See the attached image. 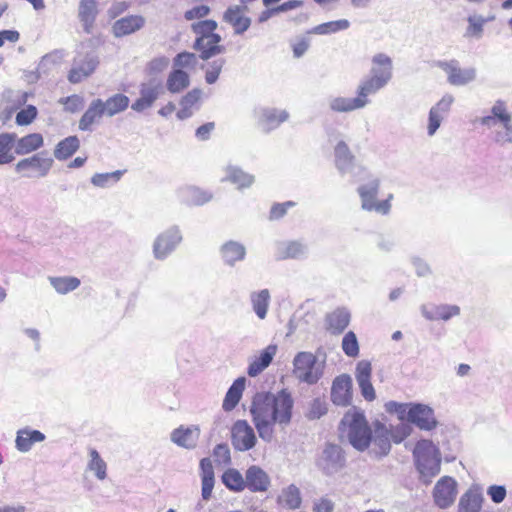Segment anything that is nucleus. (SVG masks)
<instances>
[{"label":"nucleus","mask_w":512,"mask_h":512,"mask_svg":"<svg viewBox=\"0 0 512 512\" xmlns=\"http://www.w3.org/2000/svg\"><path fill=\"white\" fill-rule=\"evenodd\" d=\"M181 198L191 205H204L213 199V193L196 186H188L181 190Z\"/></svg>","instance_id":"473e14b6"},{"label":"nucleus","mask_w":512,"mask_h":512,"mask_svg":"<svg viewBox=\"0 0 512 512\" xmlns=\"http://www.w3.org/2000/svg\"><path fill=\"white\" fill-rule=\"evenodd\" d=\"M48 279L56 292L62 295L74 291L81 284L80 279L74 276L49 277Z\"/></svg>","instance_id":"49530a36"},{"label":"nucleus","mask_w":512,"mask_h":512,"mask_svg":"<svg viewBox=\"0 0 512 512\" xmlns=\"http://www.w3.org/2000/svg\"><path fill=\"white\" fill-rule=\"evenodd\" d=\"M483 496L477 490L469 489L459 500L458 512H480Z\"/></svg>","instance_id":"ea45409f"},{"label":"nucleus","mask_w":512,"mask_h":512,"mask_svg":"<svg viewBox=\"0 0 512 512\" xmlns=\"http://www.w3.org/2000/svg\"><path fill=\"white\" fill-rule=\"evenodd\" d=\"M124 173V170H116L107 173H96L92 176L91 183L99 188H108L119 182Z\"/></svg>","instance_id":"3c124183"},{"label":"nucleus","mask_w":512,"mask_h":512,"mask_svg":"<svg viewBox=\"0 0 512 512\" xmlns=\"http://www.w3.org/2000/svg\"><path fill=\"white\" fill-rule=\"evenodd\" d=\"M197 64V57L191 52L178 53L173 59L174 69L194 68Z\"/></svg>","instance_id":"13d9d810"},{"label":"nucleus","mask_w":512,"mask_h":512,"mask_svg":"<svg viewBox=\"0 0 512 512\" xmlns=\"http://www.w3.org/2000/svg\"><path fill=\"white\" fill-rule=\"evenodd\" d=\"M411 427L408 424L401 423L397 425L393 430L390 431L391 439L395 443H401L411 433Z\"/></svg>","instance_id":"338daca9"},{"label":"nucleus","mask_w":512,"mask_h":512,"mask_svg":"<svg viewBox=\"0 0 512 512\" xmlns=\"http://www.w3.org/2000/svg\"><path fill=\"white\" fill-rule=\"evenodd\" d=\"M276 353L277 345H268L260 352L259 356L255 357V359L249 364L247 374L250 377L258 376L272 363Z\"/></svg>","instance_id":"c85d7f7f"},{"label":"nucleus","mask_w":512,"mask_h":512,"mask_svg":"<svg viewBox=\"0 0 512 512\" xmlns=\"http://www.w3.org/2000/svg\"><path fill=\"white\" fill-rule=\"evenodd\" d=\"M371 103L369 96L357 85L354 97L332 96L328 99V107L334 113H351L362 110Z\"/></svg>","instance_id":"9d476101"},{"label":"nucleus","mask_w":512,"mask_h":512,"mask_svg":"<svg viewBox=\"0 0 512 512\" xmlns=\"http://www.w3.org/2000/svg\"><path fill=\"white\" fill-rule=\"evenodd\" d=\"M190 85V76L182 69H173L166 80L164 86L170 93L178 94L188 88Z\"/></svg>","instance_id":"e433bc0d"},{"label":"nucleus","mask_w":512,"mask_h":512,"mask_svg":"<svg viewBox=\"0 0 512 512\" xmlns=\"http://www.w3.org/2000/svg\"><path fill=\"white\" fill-rule=\"evenodd\" d=\"M15 141V134H0V165L8 164L14 160L12 148L15 146Z\"/></svg>","instance_id":"8fccbe9b"},{"label":"nucleus","mask_w":512,"mask_h":512,"mask_svg":"<svg viewBox=\"0 0 512 512\" xmlns=\"http://www.w3.org/2000/svg\"><path fill=\"white\" fill-rule=\"evenodd\" d=\"M80 147L77 136H68L61 140L54 149V156L57 160L63 161L70 158Z\"/></svg>","instance_id":"37998d69"},{"label":"nucleus","mask_w":512,"mask_h":512,"mask_svg":"<svg viewBox=\"0 0 512 512\" xmlns=\"http://www.w3.org/2000/svg\"><path fill=\"white\" fill-rule=\"evenodd\" d=\"M487 494L494 503L499 504L504 501L507 491L503 485H491L487 489Z\"/></svg>","instance_id":"774afa93"},{"label":"nucleus","mask_w":512,"mask_h":512,"mask_svg":"<svg viewBox=\"0 0 512 512\" xmlns=\"http://www.w3.org/2000/svg\"><path fill=\"white\" fill-rule=\"evenodd\" d=\"M103 116H105V111L102 106V99L92 100L79 120V129L81 131H91L92 126L99 123Z\"/></svg>","instance_id":"a878e982"},{"label":"nucleus","mask_w":512,"mask_h":512,"mask_svg":"<svg viewBox=\"0 0 512 512\" xmlns=\"http://www.w3.org/2000/svg\"><path fill=\"white\" fill-rule=\"evenodd\" d=\"M457 495V482L449 476L442 477L433 489V497L435 504L446 509L455 501Z\"/></svg>","instance_id":"a211bd4d"},{"label":"nucleus","mask_w":512,"mask_h":512,"mask_svg":"<svg viewBox=\"0 0 512 512\" xmlns=\"http://www.w3.org/2000/svg\"><path fill=\"white\" fill-rule=\"evenodd\" d=\"M246 9V6H230L223 15L224 21L233 26L237 35L243 34L251 25V19L243 15Z\"/></svg>","instance_id":"b1692460"},{"label":"nucleus","mask_w":512,"mask_h":512,"mask_svg":"<svg viewBox=\"0 0 512 512\" xmlns=\"http://www.w3.org/2000/svg\"><path fill=\"white\" fill-rule=\"evenodd\" d=\"M98 64L99 59L94 52L77 53L69 71L68 80L73 84L81 82L96 70Z\"/></svg>","instance_id":"f8f14e48"},{"label":"nucleus","mask_w":512,"mask_h":512,"mask_svg":"<svg viewBox=\"0 0 512 512\" xmlns=\"http://www.w3.org/2000/svg\"><path fill=\"white\" fill-rule=\"evenodd\" d=\"M90 461L88 463L89 470L93 471L96 477L100 480L106 478V463L100 457L99 453L95 449L90 450Z\"/></svg>","instance_id":"864d4df0"},{"label":"nucleus","mask_w":512,"mask_h":512,"mask_svg":"<svg viewBox=\"0 0 512 512\" xmlns=\"http://www.w3.org/2000/svg\"><path fill=\"white\" fill-rule=\"evenodd\" d=\"M340 424L348 427L349 443L356 450L365 451L369 447L372 442V430L363 411L353 407L344 414Z\"/></svg>","instance_id":"20e7f679"},{"label":"nucleus","mask_w":512,"mask_h":512,"mask_svg":"<svg viewBox=\"0 0 512 512\" xmlns=\"http://www.w3.org/2000/svg\"><path fill=\"white\" fill-rule=\"evenodd\" d=\"M380 187V179L374 175H369L367 181L357 189L361 200V207L366 211H375L378 214L386 215L391 209L390 199L377 201V195Z\"/></svg>","instance_id":"0eeeda50"},{"label":"nucleus","mask_w":512,"mask_h":512,"mask_svg":"<svg viewBox=\"0 0 512 512\" xmlns=\"http://www.w3.org/2000/svg\"><path fill=\"white\" fill-rule=\"evenodd\" d=\"M217 26V22L210 19L193 23L191 29L197 35L193 47H201L205 38L208 37L212 38L214 41H221V36L214 32Z\"/></svg>","instance_id":"cd10ccee"},{"label":"nucleus","mask_w":512,"mask_h":512,"mask_svg":"<svg viewBox=\"0 0 512 512\" xmlns=\"http://www.w3.org/2000/svg\"><path fill=\"white\" fill-rule=\"evenodd\" d=\"M453 102L454 97L451 94H445L435 105L430 108V110L445 118L448 115Z\"/></svg>","instance_id":"052dcab7"},{"label":"nucleus","mask_w":512,"mask_h":512,"mask_svg":"<svg viewBox=\"0 0 512 512\" xmlns=\"http://www.w3.org/2000/svg\"><path fill=\"white\" fill-rule=\"evenodd\" d=\"M182 241V234L177 227H171L160 234L154 241L153 253L156 259L164 260Z\"/></svg>","instance_id":"dca6fc26"},{"label":"nucleus","mask_w":512,"mask_h":512,"mask_svg":"<svg viewBox=\"0 0 512 512\" xmlns=\"http://www.w3.org/2000/svg\"><path fill=\"white\" fill-rule=\"evenodd\" d=\"M220 255L224 264L233 267L236 262L244 260L246 248L241 243L230 240L220 247Z\"/></svg>","instance_id":"7c9ffc66"},{"label":"nucleus","mask_w":512,"mask_h":512,"mask_svg":"<svg viewBox=\"0 0 512 512\" xmlns=\"http://www.w3.org/2000/svg\"><path fill=\"white\" fill-rule=\"evenodd\" d=\"M372 366L367 360L357 363L355 377L360 388L361 395L366 401H373L376 398L374 387L371 383Z\"/></svg>","instance_id":"412c9836"},{"label":"nucleus","mask_w":512,"mask_h":512,"mask_svg":"<svg viewBox=\"0 0 512 512\" xmlns=\"http://www.w3.org/2000/svg\"><path fill=\"white\" fill-rule=\"evenodd\" d=\"M295 205L296 203L293 201L273 204L270 209L269 219L271 221L280 220L287 213L288 209L294 207Z\"/></svg>","instance_id":"e2e57ef3"},{"label":"nucleus","mask_w":512,"mask_h":512,"mask_svg":"<svg viewBox=\"0 0 512 512\" xmlns=\"http://www.w3.org/2000/svg\"><path fill=\"white\" fill-rule=\"evenodd\" d=\"M328 411L327 403L322 398H315L311 401L306 417L309 420H318Z\"/></svg>","instance_id":"5fc2aeb1"},{"label":"nucleus","mask_w":512,"mask_h":512,"mask_svg":"<svg viewBox=\"0 0 512 512\" xmlns=\"http://www.w3.org/2000/svg\"><path fill=\"white\" fill-rule=\"evenodd\" d=\"M279 502L288 509H298L302 503L299 488L294 484H290L288 487L284 488L279 496Z\"/></svg>","instance_id":"de8ad7c7"},{"label":"nucleus","mask_w":512,"mask_h":512,"mask_svg":"<svg viewBox=\"0 0 512 512\" xmlns=\"http://www.w3.org/2000/svg\"><path fill=\"white\" fill-rule=\"evenodd\" d=\"M409 423L423 431H431L438 426L434 410L422 403H414L409 410Z\"/></svg>","instance_id":"f3484780"},{"label":"nucleus","mask_w":512,"mask_h":512,"mask_svg":"<svg viewBox=\"0 0 512 512\" xmlns=\"http://www.w3.org/2000/svg\"><path fill=\"white\" fill-rule=\"evenodd\" d=\"M225 63L226 60L224 58H219L208 63L205 73V81L208 84H214L218 80Z\"/></svg>","instance_id":"4d7b16f0"},{"label":"nucleus","mask_w":512,"mask_h":512,"mask_svg":"<svg viewBox=\"0 0 512 512\" xmlns=\"http://www.w3.org/2000/svg\"><path fill=\"white\" fill-rule=\"evenodd\" d=\"M129 104V97L122 93H116L105 101L102 100V106L107 117H113L124 112L129 107Z\"/></svg>","instance_id":"4c0bfd02"},{"label":"nucleus","mask_w":512,"mask_h":512,"mask_svg":"<svg viewBox=\"0 0 512 512\" xmlns=\"http://www.w3.org/2000/svg\"><path fill=\"white\" fill-rule=\"evenodd\" d=\"M145 19L140 15H129L117 20L113 25V32L116 37L129 35L144 26Z\"/></svg>","instance_id":"2f4dec72"},{"label":"nucleus","mask_w":512,"mask_h":512,"mask_svg":"<svg viewBox=\"0 0 512 512\" xmlns=\"http://www.w3.org/2000/svg\"><path fill=\"white\" fill-rule=\"evenodd\" d=\"M390 439V430L384 424L377 422L374 429V437L372 436L374 446L379 449L376 451V454L381 457L389 454L391 450Z\"/></svg>","instance_id":"58836bf2"},{"label":"nucleus","mask_w":512,"mask_h":512,"mask_svg":"<svg viewBox=\"0 0 512 512\" xmlns=\"http://www.w3.org/2000/svg\"><path fill=\"white\" fill-rule=\"evenodd\" d=\"M231 442L237 451H248L254 448L257 438L253 428L246 420H237L231 428Z\"/></svg>","instance_id":"4468645a"},{"label":"nucleus","mask_w":512,"mask_h":512,"mask_svg":"<svg viewBox=\"0 0 512 512\" xmlns=\"http://www.w3.org/2000/svg\"><path fill=\"white\" fill-rule=\"evenodd\" d=\"M253 311L259 319H265L270 303V292L268 289H262L258 292H252L250 295Z\"/></svg>","instance_id":"c03bdc74"},{"label":"nucleus","mask_w":512,"mask_h":512,"mask_svg":"<svg viewBox=\"0 0 512 512\" xmlns=\"http://www.w3.org/2000/svg\"><path fill=\"white\" fill-rule=\"evenodd\" d=\"M413 457L418 471L423 476L434 477L440 472L441 454L431 440H419L413 449Z\"/></svg>","instance_id":"423d86ee"},{"label":"nucleus","mask_w":512,"mask_h":512,"mask_svg":"<svg viewBox=\"0 0 512 512\" xmlns=\"http://www.w3.org/2000/svg\"><path fill=\"white\" fill-rule=\"evenodd\" d=\"M258 127L265 133L277 129L288 120L289 113L283 109L264 107L255 111Z\"/></svg>","instance_id":"2eb2a0df"},{"label":"nucleus","mask_w":512,"mask_h":512,"mask_svg":"<svg viewBox=\"0 0 512 512\" xmlns=\"http://www.w3.org/2000/svg\"><path fill=\"white\" fill-rule=\"evenodd\" d=\"M307 247L299 241L279 242L276 246L277 260L302 259L306 257Z\"/></svg>","instance_id":"bb28decb"},{"label":"nucleus","mask_w":512,"mask_h":512,"mask_svg":"<svg viewBox=\"0 0 512 512\" xmlns=\"http://www.w3.org/2000/svg\"><path fill=\"white\" fill-rule=\"evenodd\" d=\"M334 156L336 168L342 175L352 172L355 156L344 140H339L335 145Z\"/></svg>","instance_id":"393cba45"},{"label":"nucleus","mask_w":512,"mask_h":512,"mask_svg":"<svg viewBox=\"0 0 512 512\" xmlns=\"http://www.w3.org/2000/svg\"><path fill=\"white\" fill-rule=\"evenodd\" d=\"M53 164L52 158L44 157L41 153L24 158L15 165V171L22 177H44L48 174Z\"/></svg>","instance_id":"9b49d317"},{"label":"nucleus","mask_w":512,"mask_h":512,"mask_svg":"<svg viewBox=\"0 0 512 512\" xmlns=\"http://www.w3.org/2000/svg\"><path fill=\"white\" fill-rule=\"evenodd\" d=\"M200 437V428L198 425H181L171 432V441L179 447L185 449H194L197 446Z\"/></svg>","instance_id":"4be33fe9"},{"label":"nucleus","mask_w":512,"mask_h":512,"mask_svg":"<svg viewBox=\"0 0 512 512\" xmlns=\"http://www.w3.org/2000/svg\"><path fill=\"white\" fill-rule=\"evenodd\" d=\"M393 78V61L385 53H377L371 59L369 74L358 85L370 97L384 89Z\"/></svg>","instance_id":"7ed1b4c3"},{"label":"nucleus","mask_w":512,"mask_h":512,"mask_svg":"<svg viewBox=\"0 0 512 512\" xmlns=\"http://www.w3.org/2000/svg\"><path fill=\"white\" fill-rule=\"evenodd\" d=\"M45 439V435L39 430L22 429L17 432L16 448L20 452H28L34 443L41 442Z\"/></svg>","instance_id":"c9c22d12"},{"label":"nucleus","mask_w":512,"mask_h":512,"mask_svg":"<svg viewBox=\"0 0 512 512\" xmlns=\"http://www.w3.org/2000/svg\"><path fill=\"white\" fill-rule=\"evenodd\" d=\"M352 378L349 374H341L332 382L331 401L336 406L346 407L352 401Z\"/></svg>","instance_id":"6ab92c4d"},{"label":"nucleus","mask_w":512,"mask_h":512,"mask_svg":"<svg viewBox=\"0 0 512 512\" xmlns=\"http://www.w3.org/2000/svg\"><path fill=\"white\" fill-rule=\"evenodd\" d=\"M169 58L166 56H158L147 63L146 71L151 77L163 72L169 65Z\"/></svg>","instance_id":"bf43d9fd"},{"label":"nucleus","mask_w":512,"mask_h":512,"mask_svg":"<svg viewBox=\"0 0 512 512\" xmlns=\"http://www.w3.org/2000/svg\"><path fill=\"white\" fill-rule=\"evenodd\" d=\"M97 15L95 0H80L79 19L83 23L85 32L90 33Z\"/></svg>","instance_id":"79ce46f5"},{"label":"nucleus","mask_w":512,"mask_h":512,"mask_svg":"<svg viewBox=\"0 0 512 512\" xmlns=\"http://www.w3.org/2000/svg\"><path fill=\"white\" fill-rule=\"evenodd\" d=\"M294 399L287 389L277 393L257 392L249 412L259 437L270 443L274 438V426L286 428L292 420Z\"/></svg>","instance_id":"f257e3e1"},{"label":"nucleus","mask_w":512,"mask_h":512,"mask_svg":"<svg viewBox=\"0 0 512 512\" xmlns=\"http://www.w3.org/2000/svg\"><path fill=\"white\" fill-rule=\"evenodd\" d=\"M342 350L348 357L359 355V344L354 332L349 331L342 339Z\"/></svg>","instance_id":"6e6d98bb"},{"label":"nucleus","mask_w":512,"mask_h":512,"mask_svg":"<svg viewBox=\"0 0 512 512\" xmlns=\"http://www.w3.org/2000/svg\"><path fill=\"white\" fill-rule=\"evenodd\" d=\"M215 461L220 464H229L231 462L230 449L227 444H217L213 449Z\"/></svg>","instance_id":"69168bd1"},{"label":"nucleus","mask_w":512,"mask_h":512,"mask_svg":"<svg viewBox=\"0 0 512 512\" xmlns=\"http://www.w3.org/2000/svg\"><path fill=\"white\" fill-rule=\"evenodd\" d=\"M37 116V109L35 106L29 105L27 108L22 109L16 115V123L18 125H28Z\"/></svg>","instance_id":"0e129e2a"},{"label":"nucleus","mask_w":512,"mask_h":512,"mask_svg":"<svg viewBox=\"0 0 512 512\" xmlns=\"http://www.w3.org/2000/svg\"><path fill=\"white\" fill-rule=\"evenodd\" d=\"M225 487L233 492H242L246 488L245 478L235 468L227 469L221 476Z\"/></svg>","instance_id":"a18cd8bd"},{"label":"nucleus","mask_w":512,"mask_h":512,"mask_svg":"<svg viewBox=\"0 0 512 512\" xmlns=\"http://www.w3.org/2000/svg\"><path fill=\"white\" fill-rule=\"evenodd\" d=\"M479 123L488 129L494 128L495 143L501 146L512 143V114L505 101L496 100L490 109V114L481 117Z\"/></svg>","instance_id":"f03ea898"},{"label":"nucleus","mask_w":512,"mask_h":512,"mask_svg":"<svg viewBox=\"0 0 512 512\" xmlns=\"http://www.w3.org/2000/svg\"><path fill=\"white\" fill-rule=\"evenodd\" d=\"M350 312L347 308L339 307L326 316V328L332 334H341L350 323Z\"/></svg>","instance_id":"c756f323"},{"label":"nucleus","mask_w":512,"mask_h":512,"mask_svg":"<svg viewBox=\"0 0 512 512\" xmlns=\"http://www.w3.org/2000/svg\"><path fill=\"white\" fill-rule=\"evenodd\" d=\"M460 307L451 304H422L420 306L421 315L428 321H449L451 318L460 315Z\"/></svg>","instance_id":"aec40b11"},{"label":"nucleus","mask_w":512,"mask_h":512,"mask_svg":"<svg viewBox=\"0 0 512 512\" xmlns=\"http://www.w3.org/2000/svg\"><path fill=\"white\" fill-rule=\"evenodd\" d=\"M165 93L163 80L160 77L153 76L141 82L139 86V98L136 99L131 109L135 112H143L153 106L155 101Z\"/></svg>","instance_id":"6e6552de"},{"label":"nucleus","mask_w":512,"mask_h":512,"mask_svg":"<svg viewBox=\"0 0 512 512\" xmlns=\"http://www.w3.org/2000/svg\"><path fill=\"white\" fill-rule=\"evenodd\" d=\"M350 27V22L346 19H340L335 21H330L326 23L319 24L312 29H310L308 34H317V35H328L332 33H336L339 31L347 30Z\"/></svg>","instance_id":"09e8293b"},{"label":"nucleus","mask_w":512,"mask_h":512,"mask_svg":"<svg viewBox=\"0 0 512 512\" xmlns=\"http://www.w3.org/2000/svg\"><path fill=\"white\" fill-rule=\"evenodd\" d=\"M59 102L65 106L66 111L72 113L82 109L84 105L83 97L77 94L63 97L59 100Z\"/></svg>","instance_id":"680f3d73"},{"label":"nucleus","mask_w":512,"mask_h":512,"mask_svg":"<svg viewBox=\"0 0 512 512\" xmlns=\"http://www.w3.org/2000/svg\"><path fill=\"white\" fill-rule=\"evenodd\" d=\"M346 464L345 453L341 446L326 443L320 456L316 460L317 468L326 476H333L344 468Z\"/></svg>","instance_id":"1a4fd4ad"},{"label":"nucleus","mask_w":512,"mask_h":512,"mask_svg":"<svg viewBox=\"0 0 512 512\" xmlns=\"http://www.w3.org/2000/svg\"><path fill=\"white\" fill-rule=\"evenodd\" d=\"M254 176L243 171L241 168L229 165L225 168V177L223 181H229L237 186L238 189L250 187L254 183Z\"/></svg>","instance_id":"f704fd0d"},{"label":"nucleus","mask_w":512,"mask_h":512,"mask_svg":"<svg viewBox=\"0 0 512 512\" xmlns=\"http://www.w3.org/2000/svg\"><path fill=\"white\" fill-rule=\"evenodd\" d=\"M43 145V137L39 133L28 134L15 141V152L18 155L31 153Z\"/></svg>","instance_id":"a19ab883"},{"label":"nucleus","mask_w":512,"mask_h":512,"mask_svg":"<svg viewBox=\"0 0 512 512\" xmlns=\"http://www.w3.org/2000/svg\"><path fill=\"white\" fill-rule=\"evenodd\" d=\"M245 482L251 492H265L270 486V477L261 467L252 465L245 472Z\"/></svg>","instance_id":"5701e85b"},{"label":"nucleus","mask_w":512,"mask_h":512,"mask_svg":"<svg viewBox=\"0 0 512 512\" xmlns=\"http://www.w3.org/2000/svg\"><path fill=\"white\" fill-rule=\"evenodd\" d=\"M293 375L301 383L314 385L324 375L325 362H319L315 354L308 351L298 352L292 361Z\"/></svg>","instance_id":"39448f33"},{"label":"nucleus","mask_w":512,"mask_h":512,"mask_svg":"<svg viewBox=\"0 0 512 512\" xmlns=\"http://www.w3.org/2000/svg\"><path fill=\"white\" fill-rule=\"evenodd\" d=\"M435 65L447 74V81L454 86H464L476 79L475 68L462 69L457 60H439Z\"/></svg>","instance_id":"ddd939ff"},{"label":"nucleus","mask_w":512,"mask_h":512,"mask_svg":"<svg viewBox=\"0 0 512 512\" xmlns=\"http://www.w3.org/2000/svg\"><path fill=\"white\" fill-rule=\"evenodd\" d=\"M246 385V378H237L229 387L223 400L222 408L224 411H232L239 403Z\"/></svg>","instance_id":"72a5a7b5"},{"label":"nucleus","mask_w":512,"mask_h":512,"mask_svg":"<svg viewBox=\"0 0 512 512\" xmlns=\"http://www.w3.org/2000/svg\"><path fill=\"white\" fill-rule=\"evenodd\" d=\"M221 41H214L212 38H205L201 47H193L195 50L200 52V58L202 60H208L218 54H223L226 48L223 45H219Z\"/></svg>","instance_id":"603ef678"}]
</instances>
